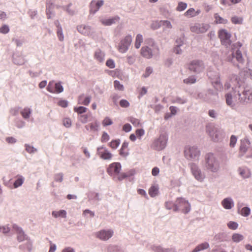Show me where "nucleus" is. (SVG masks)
Returning a JSON list of instances; mask_svg holds the SVG:
<instances>
[{"mask_svg":"<svg viewBox=\"0 0 252 252\" xmlns=\"http://www.w3.org/2000/svg\"><path fill=\"white\" fill-rule=\"evenodd\" d=\"M219 36L222 45L228 47L231 43L230 40L231 34L225 30H221L219 31Z\"/></svg>","mask_w":252,"mask_h":252,"instance_id":"14","label":"nucleus"},{"mask_svg":"<svg viewBox=\"0 0 252 252\" xmlns=\"http://www.w3.org/2000/svg\"><path fill=\"white\" fill-rule=\"evenodd\" d=\"M63 174L62 173H58L55 175L54 180L56 182H62L63 180Z\"/></svg>","mask_w":252,"mask_h":252,"instance_id":"59","label":"nucleus"},{"mask_svg":"<svg viewBox=\"0 0 252 252\" xmlns=\"http://www.w3.org/2000/svg\"><path fill=\"white\" fill-rule=\"evenodd\" d=\"M55 89L54 91L55 93H61L63 91V88L61 84V82L56 83L55 84Z\"/></svg>","mask_w":252,"mask_h":252,"instance_id":"45","label":"nucleus"},{"mask_svg":"<svg viewBox=\"0 0 252 252\" xmlns=\"http://www.w3.org/2000/svg\"><path fill=\"white\" fill-rule=\"evenodd\" d=\"M158 193V188L157 186H152L149 189V194L152 197L156 196Z\"/></svg>","mask_w":252,"mask_h":252,"instance_id":"38","label":"nucleus"},{"mask_svg":"<svg viewBox=\"0 0 252 252\" xmlns=\"http://www.w3.org/2000/svg\"><path fill=\"white\" fill-rule=\"evenodd\" d=\"M114 234V231L111 229H102L96 232L95 236L101 241H106L111 238Z\"/></svg>","mask_w":252,"mask_h":252,"instance_id":"13","label":"nucleus"},{"mask_svg":"<svg viewBox=\"0 0 252 252\" xmlns=\"http://www.w3.org/2000/svg\"><path fill=\"white\" fill-rule=\"evenodd\" d=\"M238 212L239 214H240L242 216L244 217H248L250 215L251 213V209L248 207H245L243 208H242L241 210L240 211L239 209L241 207L243 206V204H240L238 203Z\"/></svg>","mask_w":252,"mask_h":252,"instance_id":"29","label":"nucleus"},{"mask_svg":"<svg viewBox=\"0 0 252 252\" xmlns=\"http://www.w3.org/2000/svg\"><path fill=\"white\" fill-rule=\"evenodd\" d=\"M206 131L214 142L220 141L225 137L224 129L217 128L213 125H208L206 126Z\"/></svg>","mask_w":252,"mask_h":252,"instance_id":"3","label":"nucleus"},{"mask_svg":"<svg viewBox=\"0 0 252 252\" xmlns=\"http://www.w3.org/2000/svg\"><path fill=\"white\" fill-rule=\"evenodd\" d=\"M214 18L215 19V22L217 24H226L228 22L227 20L225 19L220 17L218 13H216L214 15Z\"/></svg>","mask_w":252,"mask_h":252,"instance_id":"39","label":"nucleus"},{"mask_svg":"<svg viewBox=\"0 0 252 252\" xmlns=\"http://www.w3.org/2000/svg\"><path fill=\"white\" fill-rule=\"evenodd\" d=\"M77 29L79 32L86 36H92L95 32L94 29L89 25H81L77 26Z\"/></svg>","mask_w":252,"mask_h":252,"instance_id":"15","label":"nucleus"},{"mask_svg":"<svg viewBox=\"0 0 252 252\" xmlns=\"http://www.w3.org/2000/svg\"><path fill=\"white\" fill-rule=\"evenodd\" d=\"M87 108L83 107V106H79L78 107H74V111L75 112H77L78 114H82L83 113H85L87 111Z\"/></svg>","mask_w":252,"mask_h":252,"instance_id":"52","label":"nucleus"},{"mask_svg":"<svg viewBox=\"0 0 252 252\" xmlns=\"http://www.w3.org/2000/svg\"><path fill=\"white\" fill-rule=\"evenodd\" d=\"M91 98L90 95L85 96L84 94H80L78 97V103L87 106L90 103Z\"/></svg>","mask_w":252,"mask_h":252,"instance_id":"25","label":"nucleus"},{"mask_svg":"<svg viewBox=\"0 0 252 252\" xmlns=\"http://www.w3.org/2000/svg\"><path fill=\"white\" fill-rule=\"evenodd\" d=\"M32 109L29 107H25L20 112L22 117L25 119H28L30 118L32 113Z\"/></svg>","mask_w":252,"mask_h":252,"instance_id":"34","label":"nucleus"},{"mask_svg":"<svg viewBox=\"0 0 252 252\" xmlns=\"http://www.w3.org/2000/svg\"><path fill=\"white\" fill-rule=\"evenodd\" d=\"M191 172L194 178L198 182H202L206 178L205 174L202 171L200 168L195 163L189 164Z\"/></svg>","mask_w":252,"mask_h":252,"instance_id":"8","label":"nucleus"},{"mask_svg":"<svg viewBox=\"0 0 252 252\" xmlns=\"http://www.w3.org/2000/svg\"><path fill=\"white\" fill-rule=\"evenodd\" d=\"M72 4L71 3H70L66 6H62V8L64 10H65L68 14H69L70 15H73L75 14V10L74 9L70 8V7L72 6Z\"/></svg>","mask_w":252,"mask_h":252,"instance_id":"40","label":"nucleus"},{"mask_svg":"<svg viewBox=\"0 0 252 252\" xmlns=\"http://www.w3.org/2000/svg\"><path fill=\"white\" fill-rule=\"evenodd\" d=\"M232 239L233 242L238 243L243 240L244 236L240 234L235 233L233 235Z\"/></svg>","mask_w":252,"mask_h":252,"instance_id":"43","label":"nucleus"},{"mask_svg":"<svg viewBox=\"0 0 252 252\" xmlns=\"http://www.w3.org/2000/svg\"><path fill=\"white\" fill-rule=\"evenodd\" d=\"M26 151L29 154H33L37 152V150L34 147L28 144L25 145Z\"/></svg>","mask_w":252,"mask_h":252,"instance_id":"44","label":"nucleus"},{"mask_svg":"<svg viewBox=\"0 0 252 252\" xmlns=\"http://www.w3.org/2000/svg\"><path fill=\"white\" fill-rule=\"evenodd\" d=\"M16 177H17V179L13 184L14 188H17L23 185L25 180L24 178L20 175H17Z\"/></svg>","mask_w":252,"mask_h":252,"instance_id":"37","label":"nucleus"},{"mask_svg":"<svg viewBox=\"0 0 252 252\" xmlns=\"http://www.w3.org/2000/svg\"><path fill=\"white\" fill-rule=\"evenodd\" d=\"M210 28V25L207 23H195L190 29L191 32L199 34L206 32Z\"/></svg>","mask_w":252,"mask_h":252,"instance_id":"12","label":"nucleus"},{"mask_svg":"<svg viewBox=\"0 0 252 252\" xmlns=\"http://www.w3.org/2000/svg\"><path fill=\"white\" fill-rule=\"evenodd\" d=\"M228 228L232 230H235L238 228V224L237 222L230 221L227 223Z\"/></svg>","mask_w":252,"mask_h":252,"instance_id":"53","label":"nucleus"},{"mask_svg":"<svg viewBox=\"0 0 252 252\" xmlns=\"http://www.w3.org/2000/svg\"><path fill=\"white\" fill-rule=\"evenodd\" d=\"M151 249L155 252H163L164 248L160 246L154 245L151 247Z\"/></svg>","mask_w":252,"mask_h":252,"instance_id":"60","label":"nucleus"},{"mask_svg":"<svg viewBox=\"0 0 252 252\" xmlns=\"http://www.w3.org/2000/svg\"><path fill=\"white\" fill-rule=\"evenodd\" d=\"M132 41V37L130 35H126L122 39L119 43L118 50L121 53H125L128 50Z\"/></svg>","mask_w":252,"mask_h":252,"instance_id":"9","label":"nucleus"},{"mask_svg":"<svg viewBox=\"0 0 252 252\" xmlns=\"http://www.w3.org/2000/svg\"><path fill=\"white\" fill-rule=\"evenodd\" d=\"M231 84L226 82L224 87L228 89L232 86V90L225 95L226 104L235 109L236 102L247 104L252 101V89L245 82L244 78L239 76L233 75L230 80Z\"/></svg>","mask_w":252,"mask_h":252,"instance_id":"1","label":"nucleus"},{"mask_svg":"<svg viewBox=\"0 0 252 252\" xmlns=\"http://www.w3.org/2000/svg\"><path fill=\"white\" fill-rule=\"evenodd\" d=\"M120 140L119 139L118 140H115L112 141L109 145L110 146L113 148V149H116L120 145Z\"/></svg>","mask_w":252,"mask_h":252,"instance_id":"55","label":"nucleus"},{"mask_svg":"<svg viewBox=\"0 0 252 252\" xmlns=\"http://www.w3.org/2000/svg\"><path fill=\"white\" fill-rule=\"evenodd\" d=\"M207 75L211 79L212 84L217 90H221L222 88V85L220 83V75L218 72L209 71Z\"/></svg>","mask_w":252,"mask_h":252,"instance_id":"11","label":"nucleus"},{"mask_svg":"<svg viewBox=\"0 0 252 252\" xmlns=\"http://www.w3.org/2000/svg\"><path fill=\"white\" fill-rule=\"evenodd\" d=\"M52 215L55 218L59 217L65 218L66 217V212L64 210H61L59 211H53L52 212Z\"/></svg>","mask_w":252,"mask_h":252,"instance_id":"32","label":"nucleus"},{"mask_svg":"<svg viewBox=\"0 0 252 252\" xmlns=\"http://www.w3.org/2000/svg\"><path fill=\"white\" fill-rule=\"evenodd\" d=\"M154 53L156 54L153 49H151L148 46H143L140 50L141 55L148 59H151L153 57Z\"/></svg>","mask_w":252,"mask_h":252,"instance_id":"20","label":"nucleus"},{"mask_svg":"<svg viewBox=\"0 0 252 252\" xmlns=\"http://www.w3.org/2000/svg\"><path fill=\"white\" fill-rule=\"evenodd\" d=\"M99 126V123L97 120H95L94 122L86 125L85 128L91 132L95 133L98 131Z\"/></svg>","mask_w":252,"mask_h":252,"instance_id":"22","label":"nucleus"},{"mask_svg":"<svg viewBox=\"0 0 252 252\" xmlns=\"http://www.w3.org/2000/svg\"><path fill=\"white\" fill-rule=\"evenodd\" d=\"M168 139V135L165 132H161L158 137L154 139L151 148L158 151L163 150L167 146Z\"/></svg>","mask_w":252,"mask_h":252,"instance_id":"4","label":"nucleus"},{"mask_svg":"<svg viewBox=\"0 0 252 252\" xmlns=\"http://www.w3.org/2000/svg\"><path fill=\"white\" fill-rule=\"evenodd\" d=\"M184 154L188 160L198 161L200 157V151L196 146H187L185 148Z\"/></svg>","mask_w":252,"mask_h":252,"instance_id":"6","label":"nucleus"},{"mask_svg":"<svg viewBox=\"0 0 252 252\" xmlns=\"http://www.w3.org/2000/svg\"><path fill=\"white\" fill-rule=\"evenodd\" d=\"M196 79L194 76H190L188 78L183 80L184 83L187 85L194 84L196 82Z\"/></svg>","mask_w":252,"mask_h":252,"instance_id":"42","label":"nucleus"},{"mask_svg":"<svg viewBox=\"0 0 252 252\" xmlns=\"http://www.w3.org/2000/svg\"><path fill=\"white\" fill-rule=\"evenodd\" d=\"M187 7V4L186 3L180 2L179 3L177 7V10L182 11L184 10Z\"/></svg>","mask_w":252,"mask_h":252,"instance_id":"58","label":"nucleus"},{"mask_svg":"<svg viewBox=\"0 0 252 252\" xmlns=\"http://www.w3.org/2000/svg\"><path fill=\"white\" fill-rule=\"evenodd\" d=\"M186 16H189L190 17H194L196 16L195 13V10L193 8H190L188 9L185 13Z\"/></svg>","mask_w":252,"mask_h":252,"instance_id":"61","label":"nucleus"},{"mask_svg":"<svg viewBox=\"0 0 252 252\" xmlns=\"http://www.w3.org/2000/svg\"><path fill=\"white\" fill-rule=\"evenodd\" d=\"M13 62L17 65H22L25 63L24 59L21 56H16L13 58Z\"/></svg>","mask_w":252,"mask_h":252,"instance_id":"41","label":"nucleus"},{"mask_svg":"<svg viewBox=\"0 0 252 252\" xmlns=\"http://www.w3.org/2000/svg\"><path fill=\"white\" fill-rule=\"evenodd\" d=\"M63 125L66 127H69L71 126V121L69 118H65L63 120Z\"/></svg>","mask_w":252,"mask_h":252,"instance_id":"64","label":"nucleus"},{"mask_svg":"<svg viewBox=\"0 0 252 252\" xmlns=\"http://www.w3.org/2000/svg\"><path fill=\"white\" fill-rule=\"evenodd\" d=\"M153 71V68L151 67H147L145 70V72L142 75V76L144 78H147L149 77L151 74L152 73Z\"/></svg>","mask_w":252,"mask_h":252,"instance_id":"56","label":"nucleus"},{"mask_svg":"<svg viewBox=\"0 0 252 252\" xmlns=\"http://www.w3.org/2000/svg\"><path fill=\"white\" fill-rule=\"evenodd\" d=\"M88 198L89 200L95 199L96 200H100L99 195L98 193L91 192L88 195Z\"/></svg>","mask_w":252,"mask_h":252,"instance_id":"49","label":"nucleus"},{"mask_svg":"<svg viewBox=\"0 0 252 252\" xmlns=\"http://www.w3.org/2000/svg\"><path fill=\"white\" fill-rule=\"evenodd\" d=\"M104 53L99 49L97 50L94 53V58L99 62H102L104 59Z\"/></svg>","mask_w":252,"mask_h":252,"instance_id":"33","label":"nucleus"},{"mask_svg":"<svg viewBox=\"0 0 252 252\" xmlns=\"http://www.w3.org/2000/svg\"><path fill=\"white\" fill-rule=\"evenodd\" d=\"M221 205L225 209L229 210L234 206V202L231 198L227 197L221 201Z\"/></svg>","mask_w":252,"mask_h":252,"instance_id":"27","label":"nucleus"},{"mask_svg":"<svg viewBox=\"0 0 252 252\" xmlns=\"http://www.w3.org/2000/svg\"><path fill=\"white\" fill-rule=\"evenodd\" d=\"M218 97V93L209 90L207 91V94H204L202 93H199L197 95V97L203 99L205 101H211L215 100Z\"/></svg>","mask_w":252,"mask_h":252,"instance_id":"16","label":"nucleus"},{"mask_svg":"<svg viewBox=\"0 0 252 252\" xmlns=\"http://www.w3.org/2000/svg\"><path fill=\"white\" fill-rule=\"evenodd\" d=\"M145 43L147 45L146 46L153 47V51L156 54L158 55L159 54V48L154 39L147 38L145 39Z\"/></svg>","mask_w":252,"mask_h":252,"instance_id":"21","label":"nucleus"},{"mask_svg":"<svg viewBox=\"0 0 252 252\" xmlns=\"http://www.w3.org/2000/svg\"><path fill=\"white\" fill-rule=\"evenodd\" d=\"M13 230L17 234V239L18 242H21L28 238V236L24 232L23 229L16 224L12 225Z\"/></svg>","mask_w":252,"mask_h":252,"instance_id":"18","label":"nucleus"},{"mask_svg":"<svg viewBox=\"0 0 252 252\" xmlns=\"http://www.w3.org/2000/svg\"><path fill=\"white\" fill-rule=\"evenodd\" d=\"M182 211L184 213L187 214L190 210V204L188 201L182 197L177 198L175 201V207L174 208V212Z\"/></svg>","mask_w":252,"mask_h":252,"instance_id":"7","label":"nucleus"},{"mask_svg":"<svg viewBox=\"0 0 252 252\" xmlns=\"http://www.w3.org/2000/svg\"><path fill=\"white\" fill-rule=\"evenodd\" d=\"M251 142L248 138L241 140L239 148V157L245 156L247 158H252V146L250 147Z\"/></svg>","mask_w":252,"mask_h":252,"instance_id":"5","label":"nucleus"},{"mask_svg":"<svg viewBox=\"0 0 252 252\" xmlns=\"http://www.w3.org/2000/svg\"><path fill=\"white\" fill-rule=\"evenodd\" d=\"M204 167L207 172L218 173L220 169V165L217 156L212 153L206 154L204 157Z\"/></svg>","mask_w":252,"mask_h":252,"instance_id":"2","label":"nucleus"},{"mask_svg":"<svg viewBox=\"0 0 252 252\" xmlns=\"http://www.w3.org/2000/svg\"><path fill=\"white\" fill-rule=\"evenodd\" d=\"M46 13L48 19H50L54 16V13L52 11L53 8V3L51 0H46Z\"/></svg>","mask_w":252,"mask_h":252,"instance_id":"26","label":"nucleus"},{"mask_svg":"<svg viewBox=\"0 0 252 252\" xmlns=\"http://www.w3.org/2000/svg\"><path fill=\"white\" fill-rule=\"evenodd\" d=\"M121 170V164L119 162H114L109 166L107 172L110 175L113 176L114 178L116 175H118Z\"/></svg>","mask_w":252,"mask_h":252,"instance_id":"17","label":"nucleus"},{"mask_svg":"<svg viewBox=\"0 0 252 252\" xmlns=\"http://www.w3.org/2000/svg\"><path fill=\"white\" fill-rule=\"evenodd\" d=\"M57 33L59 40L61 41H63L64 36L62 28L57 29Z\"/></svg>","mask_w":252,"mask_h":252,"instance_id":"54","label":"nucleus"},{"mask_svg":"<svg viewBox=\"0 0 252 252\" xmlns=\"http://www.w3.org/2000/svg\"><path fill=\"white\" fill-rule=\"evenodd\" d=\"M120 19L119 16H115L110 19H100V21L104 26H109L119 22Z\"/></svg>","mask_w":252,"mask_h":252,"instance_id":"23","label":"nucleus"},{"mask_svg":"<svg viewBox=\"0 0 252 252\" xmlns=\"http://www.w3.org/2000/svg\"><path fill=\"white\" fill-rule=\"evenodd\" d=\"M126 59L127 63L130 65L133 64L136 61L134 55H128L126 56Z\"/></svg>","mask_w":252,"mask_h":252,"instance_id":"50","label":"nucleus"},{"mask_svg":"<svg viewBox=\"0 0 252 252\" xmlns=\"http://www.w3.org/2000/svg\"><path fill=\"white\" fill-rule=\"evenodd\" d=\"M188 99L186 97H180L179 96H176L175 97H173L171 100V102L172 103H177L179 104H184L187 102Z\"/></svg>","mask_w":252,"mask_h":252,"instance_id":"28","label":"nucleus"},{"mask_svg":"<svg viewBox=\"0 0 252 252\" xmlns=\"http://www.w3.org/2000/svg\"><path fill=\"white\" fill-rule=\"evenodd\" d=\"M162 26L168 29H171L172 28L171 22L168 20L160 21Z\"/></svg>","mask_w":252,"mask_h":252,"instance_id":"62","label":"nucleus"},{"mask_svg":"<svg viewBox=\"0 0 252 252\" xmlns=\"http://www.w3.org/2000/svg\"><path fill=\"white\" fill-rule=\"evenodd\" d=\"M165 207L168 210H171L175 207V202L174 203L170 201H166L165 203Z\"/></svg>","mask_w":252,"mask_h":252,"instance_id":"51","label":"nucleus"},{"mask_svg":"<svg viewBox=\"0 0 252 252\" xmlns=\"http://www.w3.org/2000/svg\"><path fill=\"white\" fill-rule=\"evenodd\" d=\"M232 54L233 57L236 59L239 63L243 64L244 63V59L243 57L242 52L240 49L237 50L235 53H233Z\"/></svg>","mask_w":252,"mask_h":252,"instance_id":"30","label":"nucleus"},{"mask_svg":"<svg viewBox=\"0 0 252 252\" xmlns=\"http://www.w3.org/2000/svg\"><path fill=\"white\" fill-rule=\"evenodd\" d=\"M205 65L203 62L200 60L192 61L189 64V69L194 73H199L204 69Z\"/></svg>","mask_w":252,"mask_h":252,"instance_id":"10","label":"nucleus"},{"mask_svg":"<svg viewBox=\"0 0 252 252\" xmlns=\"http://www.w3.org/2000/svg\"><path fill=\"white\" fill-rule=\"evenodd\" d=\"M104 149L103 147H99L97 148V154L101 158L104 159H110L112 158V154L108 151L107 149H104L103 152L102 150Z\"/></svg>","mask_w":252,"mask_h":252,"instance_id":"24","label":"nucleus"},{"mask_svg":"<svg viewBox=\"0 0 252 252\" xmlns=\"http://www.w3.org/2000/svg\"><path fill=\"white\" fill-rule=\"evenodd\" d=\"M114 86L115 89L123 91L124 90V87L123 85L120 83V81L115 80L114 82Z\"/></svg>","mask_w":252,"mask_h":252,"instance_id":"46","label":"nucleus"},{"mask_svg":"<svg viewBox=\"0 0 252 252\" xmlns=\"http://www.w3.org/2000/svg\"><path fill=\"white\" fill-rule=\"evenodd\" d=\"M209 247V244L207 242H204L197 246L191 252H199L201 251L206 250Z\"/></svg>","mask_w":252,"mask_h":252,"instance_id":"36","label":"nucleus"},{"mask_svg":"<svg viewBox=\"0 0 252 252\" xmlns=\"http://www.w3.org/2000/svg\"><path fill=\"white\" fill-rule=\"evenodd\" d=\"M237 142V137L234 135L231 136L230 138L229 146L231 148H234Z\"/></svg>","mask_w":252,"mask_h":252,"instance_id":"47","label":"nucleus"},{"mask_svg":"<svg viewBox=\"0 0 252 252\" xmlns=\"http://www.w3.org/2000/svg\"><path fill=\"white\" fill-rule=\"evenodd\" d=\"M10 228L8 225L0 226V232H2L4 234H7L9 232Z\"/></svg>","mask_w":252,"mask_h":252,"instance_id":"48","label":"nucleus"},{"mask_svg":"<svg viewBox=\"0 0 252 252\" xmlns=\"http://www.w3.org/2000/svg\"><path fill=\"white\" fill-rule=\"evenodd\" d=\"M120 105L122 107L127 108L129 106V102L126 99H122L120 101Z\"/></svg>","mask_w":252,"mask_h":252,"instance_id":"63","label":"nucleus"},{"mask_svg":"<svg viewBox=\"0 0 252 252\" xmlns=\"http://www.w3.org/2000/svg\"><path fill=\"white\" fill-rule=\"evenodd\" d=\"M102 124L104 126H106L112 125L113 122L109 117H105Z\"/></svg>","mask_w":252,"mask_h":252,"instance_id":"57","label":"nucleus"},{"mask_svg":"<svg viewBox=\"0 0 252 252\" xmlns=\"http://www.w3.org/2000/svg\"><path fill=\"white\" fill-rule=\"evenodd\" d=\"M143 42V37L142 34L138 33L137 34L134 43V47L136 49H139Z\"/></svg>","mask_w":252,"mask_h":252,"instance_id":"35","label":"nucleus"},{"mask_svg":"<svg viewBox=\"0 0 252 252\" xmlns=\"http://www.w3.org/2000/svg\"><path fill=\"white\" fill-rule=\"evenodd\" d=\"M104 4L103 0H99L96 1L92 0L90 4V12L93 14H95Z\"/></svg>","mask_w":252,"mask_h":252,"instance_id":"19","label":"nucleus"},{"mask_svg":"<svg viewBox=\"0 0 252 252\" xmlns=\"http://www.w3.org/2000/svg\"><path fill=\"white\" fill-rule=\"evenodd\" d=\"M240 175L244 179L248 178L251 175L250 170L246 168H239L238 169Z\"/></svg>","mask_w":252,"mask_h":252,"instance_id":"31","label":"nucleus"}]
</instances>
